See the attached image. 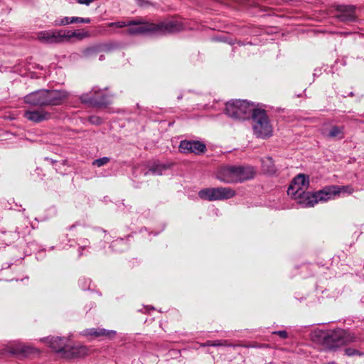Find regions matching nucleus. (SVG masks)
<instances>
[{"label": "nucleus", "mask_w": 364, "mask_h": 364, "mask_svg": "<svg viewBox=\"0 0 364 364\" xmlns=\"http://www.w3.org/2000/svg\"><path fill=\"white\" fill-rule=\"evenodd\" d=\"M183 25L177 21H168L154 23L147 21L142 17L130 19L127 33L130 35L166 34L178 32Z\"/></svg>", "instance_id": "1"}, {"label": "nucleus", "mask_w": 364, "mask_h": 364, "mask_svg": "<svg viewBox=\"0 0 364 364\" xmlns=\"http://www.w3.org/2000/svg\"><path fill=\"white\" fill-rule=\"evenodd\" d=\"M68 95L65 90H40L25 96L24 102L36 107L56 106L61 105Z\"/></svg>", "instance_id": "2"}, {"label": "nucleus", "mask_w": 364, "mask_h": 364, "mask_svg": "<svg viewBox=\"0 0 364 364\" xmlns=\"http://www.w3.org/2000/svg\"><path fill=\"white\" fill-rule=\"evenodd\" d=\"M255 174L253 167L250 166H224L217 171L216 178L225 183H242L252 179Z\"/></svg>", "instance_id": "3"}, {"label": "nucleus", "mask_w": 364, "mask_h": 364, "mask_svg": "<svg viewBox=\"0 0 364 364\" xmlns=\"http://www.w3.org/2000/svg\"><path fill=\"white\" fill-rule=\"evenodd\" d=\"M256 109L246 100H235L225 105V114L235 119H249Z\"/></svg>", "instance_id": "4"}, {"label": "nucleus", "mask_w": 364, "mask_h": 364, "mask_svg": "<svg viewBox=\"0 0 364 364\" xmlns=\"http://www.w3.org/2000/svg\"><path fill=\"white\" fill-rule=\"evenodd\" d=\"M254 134L259 138L266 139L272 135V126L264 109H256L252 114Z\"/></svg>", "instance_id": "5"}, {"label": "nucleus", "mask_w": 364, "mask_h": 364, "mask_svg": "<svg viewBox=\"0 0 364 364\" xmlns=\"http://www.w3.org/2000/svg\"><path fill=\"white\" fill-rule=\"evenodd\" d=\"M309 186V178L304 174H299L296 176L290 184L287 194L298 200V203L303 204L300 200H306V195L310 193H306V190Z\"/></svg>", "instance_id": "6"}, {"label": "nucleus", "mask_w": 364, "mask_h": 364, "mask_svg": "<svg viewBox=\"0 0 364 364\" xmlns=\"http://www.w3.org/2000/svg\"><path fill=\"white\" fill-rule=\"evenodd\" d=\"M235 191L229 187L207 188L198 192V196L208 201L227 200L235 196Z\"/></svg>", "instance_id": "7"}, {"label": "nucleus", "mask_w": 364, "mask_h": 364, "mask_svg": "<svg viewBox=\"0 0 364 364\" xmlns=\"http://www.w3.org/2000/svg\"><path fill=\"white\" fill-rule=\"evenodd\" d=\"M322 334L324 343L329 349L339 348L353 341V338L342 329H337Z\"/></svg>", "instance_id": "8"}, {"label": "nucleus", "mask_w": 364, "mask_h": 364, "mask_svg": "<svg viewBox=\"0 0 364 364\" xmlns=\"http://www.w3.org/2000/svg\"><path fill=\"white\" fill-rule=\"evenodd\" d=\"M338 190L334 186H326L323 189L318 191L313 194L306 195V200H300L306 207H312L319 201H327L333 199Z\"/></svg>", "instance_id": "9"}, {"label": "nucleus", "mask_w": 364, "mask_h": 364, "mask_svg": "<svg viewBox=\"0 0 364 364\" xmlns=\"http://www.w3.org/2000/svg\"><path fill=\"white\" fill-rule=\"evenodd\" d=\"M43 341L55 351L63 353L66 354L68 351L71 350V354L75 355L77 349L70 348L67 343L68 341L65 338L60 337H48L44 338Z\"/></svg>", "instance_id": "10"}, {"label": "nucleus", "mask_w": 364, "mask_h": 364, "mask_svg": "<svg viewBox=\"0 0 364 364\" xmlns=\"http://www.w3.org/2000/svg\"><path fill=\"white\" fill-rule=\"evenodd\" d=\"M63 30L43 31L37 34L38 39L44 43H61L64 42Z\"/></svg>", "instance_id": "11"}, {"label": "nucleus", "mask_w": 364, "mask_h": 364, "mask_svg": "<svg viewBox=\"0 0 364 364\" xmlns=\"http://www.w3.org/2000/svg\"><path fill=\"white\" fill-rule=\"evenodd\" d=\"M179 149L182 153H194L196 154L203 153L206 150L205 145L199 141H181Z\"/></svg>", "instance_id": "12"}, {"label": "nucleus", "mask_w": 364, "mask_h": 364, "mask_svg": "<svg viewBox=\"0 0 364 364\" xmlns=\"http://www.w3.org/2000/svg\"><path fill=\"white\" fill-rule=\"evenodd\" d=\"M80 100L82 102L88 103L92 105H105L109 103V101L104 98L102 92L95 89H93L90 93L82 95Z\"/></svg>", "instance_id": "13"}, {"label": "nucleus", "mask_w": 364, "mask_h": 364, "mask_svg": "<svg viewBox=\"0 0 364 364\" xmlns=\"http://www.w3.org/2000/svg\"><path fill=\"white\" fill-rule=\"evenodd\" d=\"M24 117L28 120L35 123H39L50 119L52 114L45 109L27 110L23 114Z\"/></svg>", "instance_id": "14"}, {"label": "nucleus", "mask_w": 364, "mask_h": 364, "mask_svg": "<svg viewBox=\"0 0 364 364\" xmlns=\"http://www.w3.org/2000/svg\"><path fill=\"white\" fill-rule=\"evenodd\" d=\"M91 20L90 18H82V17H63L55 20L54 26H66L71 23H90Z\"/></svg>", "instance_id": "15"}, {"label": "nucleus", "mask_w": 364, "mask_h": 364, "mask_svg": "<svg viewBox=\"0 0 364 364\" xmlns=\"http://www.w3.org/2000/svg\"><path fill=\"white\" fill-rule=\"evenodd\" d=\"M64 42H68L75 38L77 41H82L90 36V33L84 30H76L74 31L63 30Z\"/></svg>", "instance_id": "16"}, {"label": "nucleus", "mask_w": 364, "mask_h": 364, "mask_svg": "<svg viewBox=\"0 0 364 364\" xmlns=\"http://www.w3.org/2000/svg\"><path fill=\"white\" fill-rule=\"evenodd\" d=\"M338 10L341 12V14L338 16L341 21H351L354 19V6H340Z\"/></svg>", "instance_id": "17"}, {"label": "nucleus", "mask_w": 364, "mask_h": 364, "mask_svg": "<svg viewBox=\"0 0 364 364\" xmlns=\"http://www.w3.org/2000/svg\"><path fill=\"white\" fill-rule=\"evenodd\" d=\"M84 334L85 336H90L95 338L100 336L112 338L115 336L116 332L114 331H107L105 328H90L85 331Z\"/></svg>", "instance_id": "18"}, {"label": "nucleus", "mask_w": 364, "mask_h": 364, "mask_svg": "<svg viewBox=\"0 0 364 364\" xmlns=\"http://www.w3.org/2000/svg\"><path fill=\"white\" fill-rule=\"evenodd\" d=\"M11 352L14 354H22L24 355H28L36 353V348H34L33 347H32L31 346L23 344V343H19V344L16 345V346L14 347L11 350Z\"/></svg>", "instance_id": "19"}, {"label": "nucleus", "mask_w": 364, "mask_h": 364, "mask_svg": "<svg viewBox=\"0 0 364 364\" xmlns=\"http://www.w3.org/2000/svg\"><path fill=\"white\" fill-rule=\"evenodd\" d=\"M262 171L268 174H274L277 171V168L272 159L269 156H266L261 160Z\"/></svg>", "instance_id": "20"}, {"label": "nucleus", "mask_w": 364, "mask_h": 364, "mask_svg": "<svg viewBox=\"0 0 364 364\" xmlns=\"http://www.w3.org/2000/svg\"><path fill=\"white\" fill-rule=\"evenodd\" d=\"M330 138H337L341 139L344 137L343 135V127H333L328 135Z\"/></svg>", "instance_id": "21"}, {"label": "nucleus", "mask_w": 364, "mask_h": 364, "mask_svg": "<svg viewBox=\"0 0 364 364\" xmlns=\"http://www.w3.org/2000/svg\"><path fill=\"white\" fill-rule=\"evenodd\" d=\"M100 47L98 46H94L91 47H88L85 48L82 51V55L83 57L88 58L94 55H97L99 52H100Z\"/></svg>", "instance_id": "22"}, {"label": "nucleus", "mask_w": 364, "mask_h": 364, "mask_svg": "<svg viewBox=\"0 0 364 364\" xmlns=\"http://www.w3.org/2000/svg\"><path fill=\"white\" fill-rule=\"evenodd\" d=\"M166 168V166L165 165L160 164H154L152 166L150 167V168L145 173V175H147L149 173H151L152 174L161 175L163 171H164Z\"/></svg>", "instance_id": "23"}, {"label": "nucleus", "mask_w": 364, "mask_h": 364, "mask_svg": "<svg viewBox=\"0 0 364 364\" xmlns=\"http://www.w3.org/2000/svg\"><path fill=\"white\" fill-rule=\"evenodd\" d=\"M130 25V19H127L125 21H120L117 22H112L107 24L108 27H117V28H124Z\"/></svg>", "instance_id": "24"}, {"label": "nucleus", "mask_w": 364, "mask_h": 364, "mask_svg": "<svg viewBox=\"0 0 364 364\" xmlns=\"http://www.w3.org/2000/svg\"><path fill=\"white\" fill-rule=\"evenodd\" d=\"M334 187H336L338 190L336 192V195H338L341 193H347L348 194L352 193L354 190L351 186H334Z\"/></svg>", "instance_id": "25"}, {"label": "nucleus", "mask_w": 364, "mask_h": 364, "mask_svg": "<svg viewBox=\"0 0 364 364\" xmlns=\"http://www.w3.org/2000/svg\"><path fill=\"white\" fill-rule=\"evenodd\" d=\"M109 160L110 159L108 157H102V158H100V159L95 160L92 162V164L94 166H97L98 167H100V166H102L107 164L109 161Z\"/></svg>", "instance_id": "26"}, {"label": "nucleus", "mask_w": 364, "mask_h": 364, "mask_svg": "<svg viewBox=\"0 0 364 364\" xmlns=\"http://www.w3.org/2000/svg\"><path fill=\"white\" fill-rule=\"evenodd\" d=\"M97 46L100 47V52H109L115 48V46L112 43H104Z\"/></svg>", "instance_id": "27"}, {"label": "nucleus", "mask_w": 364, "mask_h": 364, "mask_svg": "<svg viewBox=\"0 0 364 364\" xmlns=\"http://www.w3.org/2000/svg\"><path fill=\"white\" fill-rule=\"evenodd\" d=\"M212 346H234L225 340L212 341Z\"/></svg>", "instance_id": "28"}, {"label": "nucleus", "mask_w": 364, "mask_h": 364, "mask_svg": "<svg viewBox=\"0 0 364 364\" xmlns=\"http://www.w3.org/2000/svg\"><path fill=\"white\" fill-rule=\"evenodd\" d=\"M240 346H242L244 348H262V347L267 346V345H259V344H257V343H253L240 345Z\"/></svg>", "instance_id": "29"}, {"label": "nucleus", "mask_w": 364, "mask_h": 364, "mask_svg": "<svg viewBox=\"0 0 364 364\" xmlns=\"http://www.w3.org/2000/svg\"><path fill=\"white\" fill-rule=\"evenodd\" d=\"M274 333L277 334L282 338H287V336H288L287 332L285 331H275V332H274Z\"/></svg>", "instance_id": "30"}, {"label": "nucleus", "mask_w": 364, "mask_h": 364, "mask_svg": "<svg viewBox=\"0 0 364 364\" xmlns=\"http://www.w3.org/2000/svg\"><path fill=\"white\" fill-rule=\"evenodd\" d=\"M355 353H356L355 350H353V349H351V348H346V353L348 355H353L355 354Z\"/></svg>", "instance_id": "31"}, {"label": "nucleus", "mask_w": 364, "mask_h": 364, "mask_svg": "<svg viewBox=\"0 0 364 364\" xmlns=\"http://www.w3.org/2000/svg\"><path fill=\"white\" fill-rule=\"evenodd\" d=\"M200 346L205 347V346H212V341H208L205 343H201Z\"/></svg>", "instance_id": "32"}, {"label": "nucleus", "mask_w": 364, "mask_h": 364, "mask_svg": "<svg viewBox=\"0 0 364 364\" xmlns=\"http://www.w3.org/2000/svg\"><path fill=\"white\" fill-rule=\"evenodd\" d=\"M103 59H104V55H101V56L100 57V60H102Z\"/></svg>", "instance_id": "33"}, {"label": "nucleus", "mask_w": 364, "mask_h": 364, "mask_svg": "<svg viewBox=\"0 0 364 364\" xmlns=\"http://www.w3.org/2000/svg\"><path fill=\"white\" fill-rule=\"evenodd\" d=\"M94 119H95L94 117H92V118L91 119L92 122H95V121L93 120Z\"/></svg>", "instance_id": "34"}, {"label": "nucleus", "mask_w": 364, "mask_h": 364, "mask_svg": "<svg viewBox=\"0 0 364 364\" xmlns=\"http://www.w3.org/2000/svg\"><path fill=\"white\" fill-rule=\"evenodd\" d=\"M97 120H95V122H97V121H99V119H96Z\"/></svg>", "instance_id": "35"}, {"label": "nucleus", "mask_w": 364, "mask_h": 364, "mask_svg": "<svg viewBox=\"0 0 364 364\" xmlns=\"http://www.w3.org/2000/svg\"><path fill=\"white\" fill-rule=\"evenodd\" d=\"M97 120H95V122H97V121H99V119H96Z\"/></svg>", "instance_id": "36"}]
</instances>
